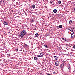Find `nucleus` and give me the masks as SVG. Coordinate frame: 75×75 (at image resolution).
Masks as SVG:
<instances>
[{
    "mask_svg": "<svg viewBox=\"0 0 75 75\" xmlns=\"http://www.w3.org/2000/svg\"><path fill=\"white\" fill-rule=\"evenodd\" d=\"M10 18H12V17H10Z\"/></svg>",
    "mask_w": 75,
    "mask_h": 75,
    "instance_id": "33",
    "label": "nucleus"
},
{
    "mask_svg": "<svg viewBox=\"0 0 75 75\" xmlns=\"http://www.w3.org/2000/svg\"><path fill=\"white\" fill-rule=\"evenodd\" d=\"M50 3L52 4V2L51 1H50Z\"/></svg>",
    "mask_w": 75,
    "mask_h": 75,
    "instance_id": "28",
    "label": "nucleus"
},
{
    "mask_svg": "<svg viewBox=\"0 0 75 75\" xmlns=\"http://www.w3.org/2000/svg\"><path fill=\"white\" fill-rule=\"evenodd\" d=\"M31 22H32V23H33L34 20H33V19L32 20Z\"/></svg>",
    "mask_w": 75,
    "mask_h": 75,
    "instance_id": "26",
    "label": "nucleus"
},
{
    "mask_svg": "<svg viewBox=\"0 0 75 75\" xmlns=\"http://www.w3.org/2000/svg\"><path fill=\"white\" fill-rule=\"evenodd\" d=\"M62 27V25H60L59 26V28H61Z\"/></svg>",
    "mask_w": 75,
    "mask_h": 75,
    "instance_id": "16",
    "label": "nucleus"
},
{
    "mask_svg": "<svg viewBox=\"0 0 75 75\" xmlns=\"http://www.w3.org/2000/svg\"><path fill=\"white\" fill-rule=\"evenodd\" d=\"M61 55H64V53L62 52V53H61Z\"/></svg>",
    "mask_w": 75,
    "mask_h": 75,
    "instance_id": "25",
    "label": "nucleus"
},
{
    "mask_svg": "<svg viewBox=\"0 0 75 75\" xmlns=\"http://www.w3.org/2000/svg\"><path fill=\"white\" fill-rule=\"evenodd\" d=\"M73 48H75V45H74L73 46Z\"/></svg>",
    "mask_w": 75,
    "mask_h": 75,
    "instance_id": "27",
    "label": "nucleus"
},
{
    "mask_svg": "<svg viewBox=\"0 0 75 75\" xmlns=\"http://www.w3.org/2000/svg\"><path fill=\"white\" fill-rule=\"evenodd\" d=\"M68 30L71 31H73V29H72V28L71 27H69L68 28Z\"/></svg>",
    "mask_w": 75,
    "mask_h": 75,
    "instance_id": "4",
    "label": "nucleus"
},
{
    "mask_svg": "<svg viewBox=\"0 0 75 75\" xmlns=\"http://www.w3.org/2000/svg\"><path fill=\"white\" fill-rule=\"evenodd\" d=\"M32 7L33 8V9H34L35 8V6L34 4L32 5Z\"/></svg>",
    "mask_w": 75,
    "mask_h": 75,
    "instance_id": "11",
    "label": "nucleus"
},
{
    "mask_svg": "<svg viewBox=\"0 0 75 75\" xmlns=\"http://www.w3.org/2000/svg\"><path fill=\"white\" fill-rule=\"evenodd\" d=\"M4 0H2L0 1V3L1 4H4Z\"/></svg>",
    "mask_w": 75,
    "mask_h": 75,
    "instance_id": "8",
    "label": "nucleus"
},
{
    "mask_svg": "<svg viewBox=\"0 0 75 75\" xmlns=\"http://www.w3.org/2000/svg\"><path fill=\"white\" fill-rule=\"evenodd\" d=\"M67 41H71V40H67Z\"/></svg>",
    "mask_w": 75,
    "mask_h": 75,
    "instance_id": "22",
    "label": "nucleus"
},
{
    "mask_svg": "<svg viewBox=\"0 0 75 75\" xmlns=\"http://www.w3.org/2000/svg\"><path fill=\"white\" fill-rule=\"evenodd\" d=\"M62 62H63V63H65V64H68V62H67V61H65V60H63L62 61Z\"/></svg>",
    "mask_w": 75,
    "mask_h": 75,
    "instance_id": "7",
    "label": "nucleus"
},
{
    "mask_svg": "<svg viewBox=\"0 0 75 75\" xmlns=\"http://www.w3.org/2000/svg\"><path fill=\"white\" fill-rule=\"evenodd\" d=\"M56 66H59V61H56L55 63Z\"/></svg>",
    "mask_w": 75,
    "mask_h": 75,
    "instance_id": "3",
    "label": "nucleus"
},
{
    "mask_svg": "<svg viewBox=\"0 0 75 75\" xmlns=\"http://www.w3.org/2000/svg\"><path fill=\"white\" fill-rule=\"evenodd\" d=\"M63 40H64V41H67V40L64 39V38H63Z\"/></svg>",
    "mask_w": 75,
    "mask_h": 75,
    "instance_id": "21",
    "label": "nucleus"
},
{
    "mask_svg": "<svg viewBox=\"0 0 75 75\" xmlns=\"http://www.w3.org/2000/svg\"><path fill=\"white\" fill-rule=\"evenodd\" d=\"M10 48H11V50H13V48L12 47H11Z\"/></svg>",
    "mask_w": 75,
    "mask_h": 75,
    "instance_id": "31",
    "label": "nucleus"
},
{
    "mask_svg": "<svg viewBox=\"0 0 75 75\" xmlns=\"http://www.w3.org/2000/svg\"><path fill=\"white\" fill-rule=\"evenodd\" d=\"M25 46H26L27 47H28V45L26 44H25Z\"/></svg>",
    "mask_w": 75,
    "mask_h": 75,
    "instance_id": "23",
    "label": "nucleus"
},
{
    "mask_svg": "<svg viewBox=\"0 0 75 75\" xmlns=\"http://www.w3.org/2000/svg\"><path fill=\"white\" fill-rule=\"evenodd\" d=\"M34 60L35 61H38V58L37 57V56H35L34 57Z\"/></svg>",
    "mask_w": 75,
    "mask_h": 75,
    "instance_id": "6",
    "label": "nucleus"
},
{
    "mask_svg": "<svg viewBox=\"0 0 75 75\" xmlns=\"http://www.w3.org/2000/svg\"><path fill=\"white\" fill-rule=\"evenodd\" d=\"M44 46L45 48H48V46L47 45H44Z\"/></svg>",
    "mask_w": 75,
    "mask_h": 75,
    "instance_id": "17",
    "label": "nucleus"
},
{
    "mask_svg": "<svg viewBox=\"0 0 75 75\" xmlns=\"http://www.w3.org/2000/svg\"><path fill=\"white\" fill-rule=\"evenodd\" d=\"M64 66V63H62L61 64L60 66L61 67H63Z\"/></svg>",
    "mask_w": 75,
    "mask_h": 75,
    "instance_id": "12",
    "label": "nucleus"
},
{
    "mask_svg": "<svg viewBox=\"0 0 75 75\" xmlns=\"http://www.w3.org/2000/svg\"><path fill=\"white\" fill-rule=\"evenodd\" d=\"M71 38H73V39H74L75 38V34L74 33H72L71 34Z\"/></svg>",
    "mask_w": 75,
    "mask_h": 75,
    "instance_id": "2",
    "label": "nucleus"
},
{
    "mask_svg": "<svg viewBox=\"0 0 75 75\" xmlns=\"http://www.w3.org/2000/svg\"><path fill=\"white\" fill-rule=\"evenodd\" d=\"M26 35V31L25 30H23L20 33V36L21 38H22L23 36Z\"/></svg>",
    "mask_w": 75,
    "mask_h": 75,
    "instance_id": "1",
    "label": "nucleus"
},
{
    "mask_svg": "<svg viewBox=\"0 0 75 75\" xmlns=\"http://www.w3.org/2000/svg\"><path fill=\"white\" fill-rule=\"evenodd\" d=\"M53 12L54 13H57V10L56 9H54L53 10Z\"/></svg>",
    "mask_w": 75,
    "mask_h": 75,
    "instance_id": "15",
    "label": "nucleus"
},
{
    "mask_svg": "<svg viewBox=\"0 0 75 75\" xmlns=\"http://www.w3.org/2000/svg\"><path fill=\"white\" fill-rule=\"evenodd\" d=\"M38 35H39L38 33H36L35 35V37H38Z\"/></svg>",
    "mask_w": 75,
    "mask_h": 75,
    "instance_id": "9",
    "label": "nucleus"
},
{
    "mask_svg": "<svg viewBox=\"0 0 75 75\" xmlns=\"http://www.w3.org/2000/svg\"><path fill=\"white\" fill-rule=\"evenodd\" d=\"M7 57L8 58H10V54H7Z\"/></svg>",
    "mask_w": 75,
    "mask_h": 75,
    "instance_id": "18",
    "label": "nucleus"
},
{
    "mask_svg": "<svg viewBox=\"0 0 75 75\" xmlns=\"http://www.w3.org/2000/svg\"><path fill=\"white\" fill-rule=\"evenodd\" d=\"M53 58L54 59V60H57V59L58 58V57L56 56H54L53 57Z\"/></svg>",
    "mask_w": 75,
    "mask_h": 75,
    "instance_id": "5",
    "label": "nucleus"
},
{
    "mask_svg": "<svg viewBox=\"0 0 75 75\" xmlns=\"http://www.w3.org/2000/svg\"><path fill=\"white\" fill-rule=\"evenodd\" d=\"M68 69L69 71H71V68L70 67H68Z\"/></svg>",
    "mask_w": 75,
    "mask_h": 75,
    "instance_id": "14",
    "label": "nucleus"
},
{
    "mask_svg": "<svg viewBox=\"0 0 75 75\" xmlns=\"http://www.w3.org/2000/svg\"><path fill=\"white\" fill-rule=\"evenodd\" d=\"M43 55H42V54H41L39 55H38L39 57H40V58H41V57H43Z\"/></svg>",
    "mask_w": 75,
    "mask_h": 75,
    "instance_id": "10",
    "label": "nucleus"
},
{
    "mask_svg": "<svg viewBox=\"0 0 75 75\" xmlns=\"http://www.w3.org/2000/svg\"><path fill=\"white\" fill-rule=\"evenodd\" d=\"M10 51H11V50H10Z\"/></svg>",
    "mask_w": 75,
    "mask_h": 75,
    "instance_id": "34",
    "label": "nucleus"
},
{
    "mask_svg": "<svg viewBox=\"0 0 75 75\" xmlns=\"http://www.w3.org/2000/svg\"><path fill=\"white\" fill-rule=\"evenodd\" d=\"M69 23H70V24H71V23H72V20H70L69 21Z\"/></svg>",
    "mask_w": 75,
    "mask_h": 75,
    "instance_id": "20",
    "label": "nucleus"
},
{
    "mask_svg": "<svg viewBox=\"0 0 75 75\" xmlns=\"http://www.w3.org/2000/svg\"><path fill=\"white\" fill-rule=\"evenodd\" d=\"M3 24L5 25H7V23L6 22H4Z\"/></svg>",
    "mask_w": 75,
    "mask_h": 75,
    "instance_id": "13",
    "label": "nucleus"
},
{
    "mask_svg": "<svg viewBox=\"0 0 75 75\" xmlns=\"http://www.w3.org/2000/svg\"><path fill=\"white\" fill-rule=\"evenodd\" d=\"M58 3L59 4H61V1H58Z\"/></svg>",
    "mask_w": 75,
    "mask_h": 75,
    "instance_id": "19",
    "label": "nucleus"
},
{
    "mask_svg": "<svg viewBox=\"0 0 75 75\" xmlns=\"http://www.w3.org/2000/svg\"><path fill=\"white\" fill-rule=\"evenodd\" d=\"M47 75H51V74H47Z\"/></svg>",
    "mask_w": 75,
    "mask_h": 75,
    "instance_id": "32",
    "label": "nucleus"
},
{
    "mask_svg": "<svg viewBox=\"0 0 75 75\" xmlns=\"http://www.w3.org/2000/svg\"><path fill=\"white\" fill-rule=\"evenodd\" d=\"M16 51L17 52V51H18V48H17L16 49Z\"/></svg>",
    "mask_w": 75,
    "mask_h": 75,
    "instance_id": "24",
    "label": "nucleus"
},
{
    "mask_svg": "<svg viewBox=\"0 0 75 75\" xmlns=\"http://www.w3.org/2000/svg\"><path fill=\"white\" fill-rule=\"evenodd\" d=\"M72 4H75V3L74 2H73V3H72Z\"/></svg>",
    "mask_w": 75,
    "mask_h": 75,
    "instance_id": "29",
    "label": "nucleus"
},
{
    "mask_svg": "<svg viewBox=\"0 0 75 75\" xmlns=\"http://www.w3.org/2000/svg\"><path fill=\"white\" fill-rule=\"evenodd\" d=\"M58 17H59L60 16H60V15H58Z\"/></svg>",
    "mask_w": 75,
    "mask_h": 75,
    "instance_id": "30",
    "label": "nucleus"
}]
</instances>
